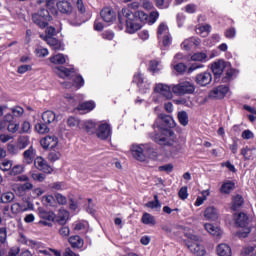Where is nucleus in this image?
I'll return each instance as SVG.
<instances>
[{"label":"nucleus","instance_id":"nucleus-1","mask_svg":"<svg viewBox=\"0 0 256 256\" xmlns=\"http://www.w3.org/2000/svg\"><path fill=\"white\" fill-rule=\"evenodd\" d=\"M154 125L159 130V133L151 136L154 143H157L162 147L173 146L175 141H177L175 132L171 130L173 127H175V120H173V118L169 115L159 114Z\"/></svg>","mask_w":256,"mask_h":256},{"label":"nucleus","instance_id":"nucleus-2","mask_svg":"<svg viewBox=\"0 0 256 256\" xmlns=\"http://www.w3.org/2000/svg\"><path fill=\"white\" fill-rule=\"evenodd\" d=\"M120 25H126L127 33H137L141 29V23H145L149 19V15L141 10L132 12L127 8H123L118 14Z\"/></svg>","mask_w":256,"mask_h":256},{"label":"nucleus","instance_id":"nucleus-3","mask_svg":"<svg viewBox=\"0 0 256 256\" xmlns=\"http://www.w3.org/2000/svg\"><path fill=\"white\" fill-rule=\"evenodd\" d=\"M55 75L60 77V79H72L74 86L78 89L85 85V80L81 75L75 73V68H66L64 66H58L53 68Z\"/></svg>","mask_w":256,"mask_h":256},{"label":"nucleus","instance_id":"nucleus-4","mask_svg":"<svg viewBox=\"0 0 256 256\" xmlns=\"http://www.w3.org/2000/svg\"><path fill=\"white\" fill-rule=\"evenodd\" d=\"M172 93L178 97H183V95H192L195 93V84L189 81H182L178 84H172Z\"/></svg>","mask_w":256,"mask_h":256},{"label":"nucleus","instance_id":"nucleus-5","mask_svg":"<svg viewBox=\"0 0 256 256\" xmlns=\"http://www.w3.org/2000/svg\"><path fill=\"white\" fill-rule=\"evenodd\" d=\"M188 239L190 241H188L186 245L189 251L194 253V255L205 256V253L207 252L205 251V247L201 245V237L190 234L188 235Z\"/></svg>","mask_w":256,"mask_h":256},{"label":"nucleus","instance_id":"nucleus-6","mask_svg":"<svg viewBox=\"0 0 256 256\" xmlns=\"http://www.w3.org/2000/svg\"><path fill=\"white\" fill-rule=\"evenodd\" d=\"M236 225L241 227V230L238 231V237H241L242 239L249 237V233H251V227L247 226L249 225V217L247 214L240 212L236 216Z\"/></svg>","mask_w":256,"mask_h":256},{"label":"nucleus","instance_id":"nucleus-7","mask_svg":"<svg viewBox=\"0 0 256 256\" xmlns=\"http://www.w3.org/2000/svg\"><path fill=\"white\" fill-rule=\"evenodd\" d=\"M33 22L40 27V29H45L51 21V15L47 9H41L38 13L32 15Z\"/></svg>","mask_w":256,"mask_h":256},{"label":"nucleus","instance_id":"nucleus-8","mask_svg":"<svg viewBox=\"0 0 256 256\" xmlns=\"http://www.w3.org/2000/svg\"><path fill=\"white\" fill-rule=\"evenodd\" d=\"M38 216L40 217V224L45 225L46 227H51V223L55 221V212L53 211H47L44 208H38Z\"/></svg>","mask_w":256,"mask_h":256},{"label":"nucleus","instance_id":"nucleus-9","mask_svg":"<svg viewBox=\"0 0 256 256\" xmlns=\"http://www.w3.org/2000/svg\"><path fill=\"white\" fill-rule=\"evenodd\" d=\"M147 144H133L131 146V153L137 161H145L147 159Z\"/></svg>","mask_w":256,"mask_h":256},{"label":"nucleus","instance_id":"nucleus-10","mask_svg":"<svg viewBox=\"0 0 256 256\" xmlns=\"http://www.w3.org/2000/svg\"><path fill=\"white\" fill-rule=\"evenodd\" d=\"M155 93H159L166 99H173V88L171 85L163 84V83H158L156 84L154 88Z\"/></svg>","mask_w":256,"mask_h":256},{"label":"nucleus","instance_id":"nucleus-11","mask_svg":"<svg viewBox=\"0 0 256 256\" xmlns=\"http://www.w3.org/2000/svg\"><path fill=\"white\" fill-rule=\"evenodd\" d=\"M59 143V139L55 136H46L40 140L43 149H55Z\"/></svg>","mask_w":256,"mask_h":256},{"label":"nucleus","instance_id":"nucleus-12","mask_svg":"<svg viewBox=\"0 0 256 256\" xmlns=\"http://www.w3.org/2000/svg\"><path fill=\"white\" fill-rule=\"evenodd\" d=\"M100 17H102L105 23H113L117 19V14L110 7H105L100 12Z\"/></svg>","mask_w":256,"mask_h":256},{"label":"nucleus","instance_id":"nucleus-13","mask_svg":"<svg viewBox=\"0 0 256 256\" xmlns=\"http://www.w3.org/2000/svg\"><path fill=\"white\" fill-rule=\"evenodd\" d=\"M34 165L36 169H38L39 171H43V173H53V168H51V166L47 164V161H45L43 157H36V159L34 160Z\"/></svg>","mask_w":256,"mask_h":256},{"label":"nucleus","instance_id":"nucleus-14","mask_svg":"<svg viewBox=\"0 0 256 256\" xmlns=\"http://www.w3.org/2000/svg\"><path fill=\"white\" fill-rule=\"evenodd\" d=\"M213 81V75L211 72H203L196 76V83L200 85V87H207Z\"/></svg>","mask_w":256,"mask_h":256},{"label":"nucleus","instance_id":"nucleus-15","mask_svg":"<svg viewBox=\"0 0 256 256\" xmlns=\"http://www.w3.org/2000/svg\"><path fill=\"white\" fill-rule=\"evenodd\" d=\"M37 157V150L33 146H30L27 150L23 152V163L25 165H31Z\"/></svg>","mask_w":256,"mask_h":256},{"label":"nucleus","instance_id":"nucleus-16","mask_svg":"<svg viewBox=\"0 0 256 256\" xmlns=\"http://www.w3.org/2000/svg\"><path fill=\"white\" fill-rule=\"evenodd\" d=\"M227 93H229V87L221 85L210 92V97L212 99H223Z\"/></svg>","mask_w":256,"mask_h":256},{"label":"nucleus","instance_id":"nucleus-17","mask_svg":"<svg viewBox=\"0 0 256 256\" xmlns=\"http://www.w3.org/2000/svg\"><path fill=\"white\" fill-rule=\"evenodd\" d=\"M200 43H201V40H199V38L191 37V38L184 40L181 44V47L185 51H191V49H193V47H198V45H200Z\"/></svg>","mask_w":256,"mask_h":256},{"label":"nucleus","instance_id":"nucleus-18","mask_svg":"<svg viewBox=\"0 0 256 256\" xmlns=\"http://www.w3.org/2000/svg\"><path fill=\"white\" fill-rule=\"evenodd\" d=\"M204 217L206 221H217L219 219V212H217L216 207L209 206L204 211Z\"/></svg>","mask_w":256,"mask_h":256},{"label":"nucleus","instance_id":"nucleus-19","mask_svg":"<svg viewBox=\"0 0 256 256\" xmlns=\"http://www.w3.org/2000/svg\"><path fill=\"white\" fill-rule=\"evenodd\" d=\"M57 9L60 11V13H63L64 15H71L73 13V6L69 1H59L57 2Z\"/></svg>","mask_w":256,"mask_h":256},{"label":"nucleus","instance_id":"nucleus-20","mask_svg":"<svg viewBox=\"0 0 256 256\" xmlns=\"http://www.w3.org/2000/svg\"><path fill=\"white\" fill-rule=\"evenodd\" d=\"M98 139H108L111 135V127L108 124H101L96 131Z\"/></svg>","mask_w":256,"mask_h":256},{"label":"nucleus","instance_id":"nucleus-21","mask_svg":"<svg viewBox=\"0 0 256 256\" xmlns=\"http://www.w3.org/2000/svg\"><path fill=\"white\" fill-rule=\"evenodd\" d=\"M31 189H33V183H31V182H26L24 184H16L14 186L15 193L20 195V197L25 195V193H27V191H31Z\"/></svg>","mask_w":256,"mask_h":256},{"label":"nucleus","instance_id":"nucleus-22","mask_svg":"<svg viewBox=\"0 0 256 256\" xmlns=\"http://www.w3.org/2000/svg\"><path fill=\"white\" fill-rule=\"evenodd\" d=\"M225 69H227V63H225V61L223 60L214 62L212 64V72L214 73V75H222Z\"/></svg>","mask_w":256,"mask_h":256},{"label":"nucleus","instance_id":"nucleus-23","mask_svg":"<svg viewBox=\"0 0 256 256\" xmlns=\"http://www.w3.org/2000/svg\"><path fill=\"white\" fill-rule=\"evenodd\" d=\"M44 41H46L53 51L63 50V45H61V42L54 37H44Z\"/></svg>","mask_w":256,"mask_h":256},{"label":"nucleus","instance_id":"nucleus-24","mask_svg":"<svg viewBox=\"0 0 256 256\" xmlns=\"http://www.w3.org/2000/svg\"><path fill=\"white\" fill-rule=\"evenodd\" d=\"M204 229L210 234L213 235V237H221L223 235V231L221 228L214 226L213 224L206 223L204 224Z\"/></svg>","mask_w":256,"mask_h":256},{"label":"nucleus","instance_id":"nucleus-25","mask_svg":"<svg viewBox=\"0 0 256 256\" xmlns=\"http://www.w3.org/2000/svg\"><path fill=\"white\" fill-rule=\"evenodd\" d=\"M216 253L218 256H231L232 255L231 246L225 243L219 244L216 247Z\"/></svg>","mask_w":256,"mask_h":256},{"label":"nucleus","instance_id":"nucleus-26","mask_svg":"<svg viewBox=\"0 0 256 256\" xmlns=\"http://www.w3.org/2000/svg\"><path fill=\"white\" fill-rule=\"evenodd\" d=\"M59 225H65L69 221V211L65 209H60L56 218Z\"/></svg>","mask_w":256,"mask_h":256},{"label":"nucleus","instance_id":"nucleus-27","mask_svg":"<svg viewBox=\"0 0 256 256\" xmlns=\"http://www.w3.org/2000/svg\"><path fill=\"white\" fill-rule=\"evenodd\" d=\"M50 63L53 65H65L67 63V58L63 54H56L49 58Z\"/></svg>","mask_w":256,"mask_h":256},{"label":"nucleus","instance_id":"nucleus-28","mask_svg":"<svg viewBox=\"0 0 256 256\" xmlns=\"http://www.w3.org/2000/svg\"><path fill=\"white\" fill-rule=\"evenodd\" d=\"M42 204L45 205V207H57V200L53 195H44L42 197Z\"/></svg>","mask_w":256,"mask_h":256},{"label":"nucleus","instance_id":"nucleus-29","mask_svg":"<svg viewBox=\"0 0 256 256\" xmlns=\"http://www.w3.org/2000/svg\"><path fill=\"white\" fill-rule=\"evenodd\" d=\"M57 119V116L55 115V112L48 110L42 114V121L46 124L54 123V121Z\"/></svg>","mask_w":256,"mask_h":256},{"label":"nucleus","instance_id":"nucleus-30","mask_svg":"<svg viewBox=\"0 0 256 256\" xmlns=\"http://www.w3.org/2000/svg\"><path fill=\"white\" fill-rule=\"evenodd\" d=\"M69 243L73 249H81V247H83L84 241L80 236H72L69 238Z\"/></svg>","mask_w":256,"mask_h":256},{"label":"nucleus","instance_id":"nucleus-31","mask_svg":"<svg viewBox=\"0 0 256 256\" xmlns=\"http://www.w3.org/2000/svg\"><path fill=\"white\" fill-rule=\"evenodd\" d=\"M146 155H148L149 159H152V161H157L159 159V153L153 148V145L146 144Z\"/></svg>","mask_w":256,"mask_h":256},{"label":"nucleus","instance_id":"nucleus-32","mask_svg":"<svg viewBox=\"0 0 256 256\" xmlns=\"http://www.w3.org/2000/svg\"><path fill=\"white\" fill-rule=\"evenodd\" d=\"M141 221L143 223V225H156L157 224V221L155 220V216L145 212L143 215H142V218H141Z\"/></svg>","mask_w":256,"mask_h":256},{"label":"nucleus","instance_id":"nucleus-33","mask_svg":"<svg viewBox=\"0 0 256 256\" xmlns=\"http://www.w3.org/2000/svg\"><path fill=\"white\" fill-rule=\"evenodd\" d=\"M15 201V193L13 192H5L0 197V203H13Z\"/></svg>","mask_w":256,"mask_h":256},{"label":"nucleus","instance_id":"nucleus-34","mask_svg":"<svg viewBox=\"0 0 256 256\" xmlns=\"http://www.w3.org/2000/svg\"><path fill=\"white\" fill-rule=\"evenodd\" d=\"M235 189V183L231 181H226L222 184L220 191L226 195H229Z\"/></svg>","mask_w":256,"mask_h":256},{"label":"nucleus","instance_id":"nucleus-35","mask_svg":"<svg viewBox=\"0 0 256 256\" xmlns=\"http://www.w3.org/2000/svg\"><path fill=\"white\" fill-rule=\"evenodd\" d=\"M29 137L27 136H20L17 139V145H18V149H20V151H23V149H27V147H29Z\"/></svg>","mask_w":256,"mask_h":256},{"label":"nucleus","instance_id":"nucleus-36","mask_svg":"<svg viewBox=\"0 0 256 256\" xmlns=\"http://www.w3.org/2000/svg\"><path fill=\"white\" fill-rule=\"evenodd\" d=\"M95 109V102L87 101L79 104L78 111H93Z\"/></svg>","mask_w":256,"mask_h":256},{"label":"nucleus","instance_id":"nucleus-37","mask_svg":"<svg viewBox=\"0 0 256 256\" xmlns=\"http://www.w3.org/2000/svg\"><path fill=\"white\" fill-rule=\"evenodd\" d=\"M178 121L180 125H183V127H187V125H189V115L187 114V112H178Z\"/></svg>","mask_w":256,"mask_h":256},{"label":"nucleus","instance_id":"nucleus-38","mask_svg":"<svg viewBox=\"0 0 256 256\" xmlns=\"http://www.w3.org/2000/svg\"><path fill=\"white\" fill-rule=\"evenodd\" d=\"M48 187L51 191H65L67 189V186L63 182H54L49 184Z\"/></svg>","mask_w":256,"mask_h":256},{"label":"nucleus","instance_id":"nucleus-39","mask_svg":"<svg viewBox=\"0 0 256 256\" xmlns=\"http://www.w3.org/2000/svg\"><path fill=\"white\" fill-rule=\"evenodd\" d=\"M241 205H243V196L236 195L232 200L233 211H237V209H239V207H241Z\"/></svg>","mask_w":256,"mask_h":256},{"label":"nucleus","instance_id":"nucleus-40","mask_svg":"<svg viewBox=\"0 0 256 256\" xmlns=\"http://www.w3.org/2000/svg\"><path fill=\"white\" fill-rule=\"evenodd\" d=\"M7 151L10 155H18L20 149L18 144H15L14 142H9L7 144Z\"/></svg>","mask_w":256,"mask_h":256},{"label":"nucleus","instance_id":"nucleus-41","mask_svg":"<svg viewBox=\"0 0 256 256\" xmlns=\"http://www.w3.org/2000/svg\"><path fill=\"white\" fill-rule=\"evenodd\" d=\"M25 171V167L23 165H15L9 171V175L15 177V175H21Z\"/></svg>","mask_w":256,"mask_h":256},{"label":"nucleus","instance_id":"nucleus-42","mask_svg":"<svg viewBox=\"0 0 256 256\" xmlns=\"http://www.w3.org/2000/svg\"><path fill=\"white\" fill-rule=\"evenodd\" d=\"M133 82L139 87V89H143V83H145V77L141 73H137L134 75Z\"/></svg>","mask_w":256,"mask_h":256},{"label":"nucleus","instance_id":"nucleus-43","mask_svg":"<svg viewBox=\"0 0 256 256\" xmlns=\"http://www.w3.org/2000/svg\"><path fill=\"white\" fill-rule=\"evenodd\" d=\"M165 35H169V28L165 23H161L158 27V39L165 37Z\"/></svg>","mask_w":256,"mask_h":256},{"label":"nucleus","instance_id":"nucleus-44","mask_svg":"<svg viewBox=\"0 0 256 256\" xmlns=\"http://www.w3.org/2000/svg\"><path fill=\"white\" fill-rule=\"evenodd\" d=\"M18 243L22 245H27L28 247H33L35 245V241L27 239V236L20 234L18 238Z\"/></svg>","mask_w":256,"mask_h":256},{"label":"nucleus","instance_id":"nucleus-45","mask_svg":"<svg viewBox=\"0 0 256 256\" xmlns=\"http://www.w3.org/2000/svg\"><path fill=\"white\" fill-rule=\"evenodd\" d=\"M149 70L152 71V73H159V71H161L160 62L157 60H151Z\"/></svg>","mask_w":256,"mask_h":256},{"label":"nucleus","instance_id":"nucleus-46","mask_svg":"<svg viewBox=\"0 0 256 256\" xmlns=\"http://www.w3.org/2000/svg\"><path fill=\"white\" fill-rule=\"evenodd\" d=\"M54 197L56 200V205H65L67 203V197L59 192H56Z\"/></svg>","mask_w":256,"mask_h":256},{"label":"nucleus","instance_id":"nucleus-47","mask_svg":"<svg viewBox=\"0 0 256 256\" xmlns=\"http://www.w3.org/2000/svg\"><path fill=\"white\" fill-rule=\"evenodd\" d=\"M35 129L40 134L49 133V127H47L46 123H38L35 125Z\"/></svg>","mask_w":256,"mask_h":256},{"label":"nucleus","instance_id":"nucleus-48","mask_svg":"<svg viewBox=\"0 0 256 256\" xmlns=\"http://www.w3.org/2000/svg\"><path fill=\"white\" fill-rule=\"evenodd\" d=\"M241 155H243L244 159L246 161H249V159L252 158L253 155V149L249 148V147H245L241 149Z\"/></svg>","mask_w":256,"mask_h":256},{"label":"nucleus","instance_id":"nucleus-49","mask_svg":"<svg viewBox=\"0 0 256 256\" xmlns=\"http://www.w3.org/2000/svg\"><path fill=\"white\" fill-rule=\"evenodd\" d=\"M11 167H13V162L11 160H4L0 163V170L1 171H11Z\"/></svg>","mask_w":256,"mask_h":256},{"label":"nucleus","instance_id":"nucleus-50","mask_svg":"<svg viewBox=\"0 0 256 256\" xmlns=\"http://www.w3.org/2000/svg\"><path fill=\"white\" fill-rule=\"evenodd\" d=\"M207 54L205 52H197L191 56L192 61H205Z\"/></svg>","mask_w":256,"mask_h":256},{"label":"nucleus","instance_id":"nucleus-51","mask_svg":"<svg viewBox=\"0 0 256 256\" xmlns=\"http://www.w3.org/2000/svg\"><path fill=\"white\" fill-rule=\"evenodd\" d=\"M85 130L87 131V133H90V135H93V133H95L96 131V125L93 121H87L85 123Z\"/></svg>","mask_w":256,"mask_h":256},{"label":"nucleus","instance_id":"nucleus-52","mask_svg":"<svg viewBox=\"0 0 256 256\" xmlns=\"http://www.w3.org/2000/svg\"><path fill=\"white\" fill-rule=\"evenodd\" d=\"M148 209H155L156 211L161 210V202L149 201L145 204Z\"/></svg>","mask_w":256,"mask_h":256},{"label":"nucleus","instance_id":"nucleus-53","mask_svg":"<svg viewBox=\"0 0 256 256\" xmlns=\"http://www.w3.org/2000/svg\"><path fill=\"white\" fill-rule=\"evenodd\" d=\"M210 31H211V26L209 24L199 26L196 29V33H198V35H203V33H206L207 35Z\"/></svg>","mask_w":256,"mask_h":256},{"label":"nucleus","instance_id":"nucleus-54","mask_svg":"<svg viewBox=\"0 0 256 256\" xmlns=\"http://www.w3.org/2000/svg\"><path fill=\"white\" fill-rule=\"evenodd\" d=\"M35 55H37V57H47L49 50L47 48L38 47L35 49Z\"/></svg>","mask_w":256,"mask_h":256},{"label":"nucleus","instance_id":"nucleus-55","mask_svg":"<svg viewBox=\"0 0 256 256\" xmlns=\"http://www.w3.org/2000/svg\"><path fill=\"white\" fill-rule=\"evenodd\" d=\"M234 75H235V70L226 66V76L223 79L224 83H227V81H231Z\"/></svg>","mask_w":256,"mask_h":256},{"label":"nucleus","instance_id":"nucleus-56","mask_svg":"<svg viewBox=\"0 0 256 256\" xmlns=\"http://www.w3.org/2000/svg\"><path fill=\"white\" fill-rule=\"evenodd\" d=\"M20 133H31V123H29V121L22 123Z\"/></svg>","mask_w":256,"mask_h":256},{"label":"nucleus","instance_id":"nucleus-57","mask_svg":"<svg viewBox=\"0 0 256 256\" xmlns=\"http://www.w3.org/2000/svg\"><path fill=\"white\" fill-rule=\"evenodd\" d=\"M33 69V67L31 65H21L18 67L17 69V73H19L20 75H23L25 73H27V71H31Z\"/></svg>","mask_w":256,"mask_h":256},{"label":"nucleus","instance_id":"nucleus-58","mask_svg":"<svg viewBox=\"0 0 256 256\" xmlns=\"http://www.w3.org/2000/svg\"><path fill=\"white\" fill-rule=\"evenodd\" d=\"M235 35H237V30H235V28H228L225 31V38L226 39H235Z\"/></svg>","mask_w":256,"mask_h":256},{"label":"nucleus","instance_id":"nucleus-59","mask_svg":"<svg viewBox=\"0 0 256 256\" xmlns=\"http://www.w3.org/2000/svg\"><path fill=\"white\" fill-rule=\"evenodd\" d=\"M173 67L177 73H185L187 71V66L184 63L174 64Z\"/></svg>","mask_w":256,"mask_h":256},{"label":"nucleus","instance_id":"nucleus-60","mask_svg":"<svg viewBox=\"0 0 256 256\" xmlns=\"http://www.w3.org/2000/svg\"><path fill=\"white\" fill-rule=\"evenodd\" d=\"M31 177L34 181H38L39 183L45 181V176L42 173H32Z\"/></svg>","mask_w":256,"mask_h":256},{"label":"nucleus","instance_id":"nucleus-61","mask_svg":"<svg viewBox=\"0 0 256 256\" xmlns=\"http://www.w3.org/2000/svg\"><path fill=\"white\" fill-rule=\"evenodd\" d=\"M55 35H57L55 27L49 26L46 28V35L44 37H55Z\"/></svg>","mask_w":256,"mask_h":256},{"label":"nucleus","instance_id":"nucleus-62","mask_svg":"<svg viewBox=\"0 0 256 256\" xmlns=\"http://www.w3.org/2000/svg\"><path fill=\"white\" fill-rule=\"evenodd\" d=\"M7 131L9 133H17V131H19V124L17 123H10L7 127Z\"/></svg>","mask_w":256,"mask_h":256},{"label":"nucleus","instance_id":"nucleus-63","mask_svg":"<svg viewBox=\"0 0 256 256\" xmlns=\"http://www.w3.org/2000/svg\"><path fill=\"white\" fill-rule=\"evenodd\" d=\"M158 171H164L165 173H171L173 171V164H165L158 167Z\"/></svg>","mask_w":256,"mask_h":256},{"label":"nucleus","instance_id":"nucleus-64","mask_svg":"<svg viewBox=\"0 0 256 256\" xmlns=\"http://www.w3.org/2000/svg\"><path fill=\"white\" fill-rule=\"evenodd\" d=\"M63 256H79V254L73 252V250H71V248H65L64 252L62 254Z\"/></svg>","mask_w":256,"mask_h":256}]
</instances>
